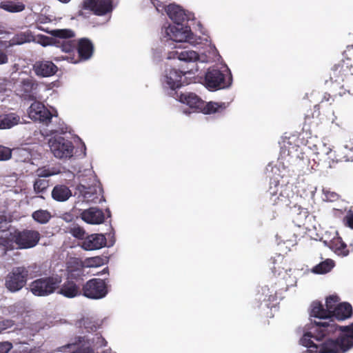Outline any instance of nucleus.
<instances>
[{"mask_svg": "<svg viewBox=\"0 0 353 353\" xmlns=\"http://www.w3.org/2000/svg\"><path fill=\"white\" fill-rule=\"evenodd\" d=\"M28 115L32 120L39 121L46 125H49L53 117L52 112L39 101H34L30 105Z\"/></svg>", "mask_w": 353, "mask_h": 353, "instance_id": "nucleus-11", "label": "nucleus"}, {"mask_svg": "<svg viewBox=\"0 0 353 353\" xmlns=\"http://www.w3.org/2000/svg\"><path fill=\"white\" fill-rule=\"evenodd\" d=\"M277 191H278V189L274 190H273L272 186L270 187L269 192H270V195L272 196V197H274V196H276Z\"/></svg>", "mask_w": 353, "mask_h": 353, "instance_id": "nucleus-57", "label": "nucleus"}, {"mask_svg": "<svg viewBox=\"0 0 353 353\" xmlns=\"http://www.w3.org/2000/svg\"><path fill=\"white\" fill-rule=\"evenodd\" d=\"M13 239H10L8 237L0 236V250L3 254H6L8 251L12 250Z\"/></svg>", "mask_w": 353, "mask_h": 353, "instance_id": "nucleus-40", "label": "nucleus"}, {"mask_svg": "<svg viewBox=\"0 0 353 353\" xmlns=\"http://www.w3.org/2000/svg\"><path fill=\"white\" fill-rule=\"evenodd\" d=\"M29 275V270L23 266L15 267L5 279V286L11 292L21 290L26 285Z\"/></svg>", "mask_w": 353, "mask_h": 353, "instance_id": "nucleus-4", "label": "nucleus"}, {"mask_svg": "<svg viewBox=\"0 0 353 353\" xmlns=\"http://www.w3.org/2000/svg\"><path fill=\"white\" fill-rule=\"evenodd\" d=\"M85 263L88 267H99L105 263V259L101 256L90 257L86 259Z\"/></svg>", "mask_w": 353, "mask_h": 353, "instance_id": "nucleus-43", "label": "nucleus"}, {"mask_svg": "<svg viewBox=\"0 0 353 353\" xmlns=\"http://www.w3.org/2000/svg\"><path fill=\"white\" fill-rule=\"evenodd\" d=\"M280 268H281L280 265H278V266L274 265L273 267V272H274V274H277L279 276L281 275L282 274V272L280 271Z\"/></svg>", "mask_w": 353, "mask_h": 353, "instance_id": "nucleus-55", "label": "nucleus"}, {"mask_svg": "<svg viewBox=\"0 0 353 353\" xmlns=\"http://www.w3.org/2000/svg\"><path fill=\"white\" fill-rule=\"evenodd\" d=\"M83 8L94 14L103 16L112 10V0H83Z\"/></svg>", "mask_w": 353, "mask_h": 353, "instance_id": "nucleus-16", "label": "nucleus"}, {"mask_svg": "<svg viewBox=\"0 0 353 353\" xmlns=\"http://www.w3.org/2000/svg\"><path fill=\"white\" fill-rule=\"evenodd\" d=\"M52 198L59 202H64L72 196V191L65 185H56L52 190Z\"/></svg>", "mask_w": 353, "mask_h": 353, "instance_id": "nucleus-29", "label": "nucleus"}, {"mask_svg": "<svg viewBox=\"0 0 353 353\" xmlns=\"http://www.w3.org/2000/svg\"><path fill=\"white\" fill-rule=\"evenodd\" d=\"M84 296L92 299H100L105 297L108 292V285L101 279H92L82 286Z\"/></svg>", "mask_w": 353, "mask_h": 353, "instance_id": "nucleus-8", "label": "nucleus"}, {"mask_svg": "<svg viewBox=\"0 0 353 353\" xmlns=\"http://www.w3.org/2000/svg\"><path fill=\"white\" fill-rule=\"evenodd\" d=\"M60 2L66 3H68L70 0H59Z\"/></svg>", "mask_w": 353, "mask_h": 353, "instance_id": "nucleus-59", "label": "nucleus"}, {"mask_svg": "<svg viewBox=\"0 0 353 353\" xmlns=\"http://www.w3.org/2000/svg\"><path fill=\"white\" fill-rule=\"evenodd\" d=\"M321 105L316 104L314 105L313 109L307 110V113L305 114V124L310 125L314 123V119H318L321 114L320 112Z\"/></svg>", "mask_w": 353, "mask_h": 353, "instance_id": "nucleus-36", "label": "nucleus"}, {"mask_svg": "<svg viewBox=\"0 0 353 353\" xmlns=\"http://www.w3.org/2000/svg\"><path fill=\"white\" fill-rule=\"evenodd\" d=\"M312 329L314 330L313 332H308L303 334V336L301 339V343L302 345L309 349L308 351L310 353H320L323 343L320 346H319L313 342L312 339L314 338L316 339L315 336L316 334V332L315 331L314 326L312 327Z\"/></svg>", "mask_w": 353, "mask_h": 353, "instance_id": "nucleus-28", "label": "nucleus"}, {"mask_svg": "<svg viewBox=\"0 0 353 353\" xmlns=\"http://www.w3.org/2000/svg\"><path fill=\"white\" fill-rule=\"evenodd\" d=\"M84 263L79 258L72 257L67 262L66 271L70 272L71 270H78L84 268Z\"/></svg>", "mask_w": 353, "mask_h": 353, "instance_id": "nucleus-42", "label": "nucleus"}, {"mask_svg": "<svg viewBox=\"0 0 353 353\" xmlns=\"http://www.w3.org/2000/svg\"><path fill=\"white\" fill-rule=\"evenodd\" d=\"M279 185V182L274 181V188H276Z\"/></svg>", "mask_w": 353, "mask_h": 353, "instance_id": "nucleus-61", "label": "nucleus"}, {"mask_svg": "<svg viewBox=\"0 0 353 353\" xmlns=\"http://www.w3.org/2000/svg\"><path fill=\"white\" fill-rule=\"evenodd\" d=\"M332 70L333 74L332 76L331 75V79L335 78V81L338 79L343 81L345 77L353 74L352 60L350 58H345L335 64Z\"/></svg>", "mask_w": 353, "mask_h": 353, "instance_id": "nucleus-19", "label": "nucleus"}, {"mask_svg": "<svg viewBox=\"0 0 353 353\" xmlns=\"http://www.w3.org/2000/svg\"><path fill=\"white\" fill-rule=\"evenodd\" d=\"M81 219L88 223L101 224L105 220L103 211L97 208H90L83 210L81 214Z\"/></svg>", "mask_w": 353, "mask_h": 353, "instance_id": "nucleus-22", "label": "nucleus"}, {"mask_svg": "<svg viewBox=\"0 0 353 353\" xmlns=\"http://www.w3.org/2000/svg\"><path fill=\"white\" fill-rule=\"evenodd\" d=\"M12 236L13 241L19 249H29L36 246L40 239V233L34 230L25 229L22 231L16 230Z\"/></svg>", "mask_w": 353, "mask_h": 353, "instance_id": "nucleus-7", "label": "nucleus"}, {"mask_svg": "<svg viewBox=\"0 0 353 353\" xmlns=\"http://www.w3.org/2000/svg\"><path fill=\"white\" fill-rule=\"evenodd\" d=\"M15 92L26 100H36L39 93V83L32 77L22 79L16 83Z\"/></svg>", "mask_w": 353, "mask_h": 353, "instance_id": "nucleus-6", "label": "nucleus"}, {"mask_svg": "<svg viewBox=\"0 0 353 353\" xmlns=\"http://www.w3.org/2000/svg\"><path fill=\"white\" fill-rule=\"evenodd\" d=\"M166 12L169 17L172 21H173L175 25H183V23L185 21H188L189 20V18L185 13L184 10H183L179 6L174 4H170L168 6Z\"/></svg>", "mask_w": 353, "mask_h": 353, "instance_id": "nucleus-23", "label": "nucleus"}, {"mask_svg": "<svg viewBox=\"0 0 353 353\" xmlns=\"http://www.w3.org/2000/svg\"><path fill=\"white\" fill-rule=\"evenodd\" d=\"M274 300V296L273 295H269L267 301H273Z\"/></svg>", "mask_w": 353, "mask_h": 353, "instance_id": "nucleus-58", "label": "nucleus"}, {"mask_svg": "<svg viewBox=\"0 0 353 353\" xmlns=\"http://www.w3.org/2000/svg\"><path fill=\"white\" fill-rule=\"evenodd\" d=\"M20 122V117L14 112L0 115V129H10Z\"/></svg>", "mask_w": 353, "mask_h": 353, "instance_id": "nucleus-30", "label": "nucleus"}, {"mask_svg": "<svg viewBox=\"0 0 353 353\" xmlns=\"http://www.w3.org/2000/svg\"><path fill=\"white\" fill-rule=\"evenodd\" d=\"M12 157V150L8 147L0 145V161L9 160Z\"/></svg>", "mask_w": 353, "mask_h": 353, "instance_id": "nucleus-45", "label": "nucleus"}, {"mask_svg": "<svg viewBox=\"0 0 353 353\" xmlns=\"http://www.w3.org/2000/svg\"><path fill=\"white\" fill-rule=\"evenodd\" d=\"M79 325L81 327H83L88 332H96L98 328L95 322L88 318L81 319L79 321Z\"/></svg>", "mask_w": 353, "mask_h": 353, "instance_id": "nucleus-41", "label": "nucleus"}, {"mask_svg": "<svg viewBox=\"0 0 353 353\" xmlns=\"http://www.w3.org/2000/svg\"><path fill=\"white\" fill-rule=\"evenodd\" d=\"M342 153V159L345 161H353V150L350 147H348L345 144L343 148L341 150Z\"/></svg>", "mask_w": 353, "mask_h": 353, "instance_id": "nucleus-46", "label": "nucleus"}, {"mask_svg": "<svg viewBox=\"0 0 353 353\" xmlns=\"http://www.w3.org/2000/svg\"><path fill=\"white\" fill-rule=\"evenodd\" d=\"M84 268H82L78 270H71L70 272H67L66 278L83 284L84 281Z\"/></svg>", "mask_w": 353, "mask_h": 353, "instance_id": "nucleus-38", "label": "nucleus"}, {"mask_svg": "<svg viewBox=\"0 0 353 353\" xmlns=\"http://www.w3.org/2000/svg\"><path fill=\"white\" fill-rule=\"evenodd\" d=\"M291 213L293 223L301 228L304 226L306 223V220L309 216V212L307 208H302L299 205H294L291 208Z\"/></svg>", "mask_w": 353, "mask_h": 353, "instance_id": "nucleus-25", "label": "nucleus"}, {"mask_svg": "<svg viewBox=\"0 0 353 353\" xmlns=\"http://www.w3.org/2000/svg\"><path fill=\"white\" fill-rule=\"evenodd\" d=\"M194 74L193 68H183L181 70L171 68L166 71L165 83L172 90H175L183 85L182 77L186 74Z\"/></svg>", "mask_w": 353, "mask_h": 353, "instance_id": "nucleus-15", "label": "nucleus"}, {"mask_svg": "<svg viewBox=\"0 0 353 353\" xmlns=\"http://www.w3.org/2000/svg\"><path fill=\"white\" fill-rule=\"evenodd\" d=\"M80 194L83 198V201L87 203H99L105 201L103 195L102 188L98 185H85L80 184L77 188Z\"/></svg>", "mask_w": 353, "mask_h": 353, "instance_id": "nucleus-13", "label": "nucleus"}, {"mask_svg": "<svg viewBox=\"0 0 353 353\" xmlns=\"http://www.w3.org/2000/svg\"><path fill=\"white\" fill-rule=\"evenodd\" d=\"M274 204L288 206L290 205V199L288 196L283 194L282 192L279 194L274 199H273Z\"/></svg>", "mask_w": 353, "mask_h": 353, "instance_id": "nucleus-48", "label": "nucleus"}, {"mask_svg": "<svg viewBox=\"0 0 353 353\" xmlns=\"http://www.w3.org/2000/svg\"><path fill=\"white\" fill-rule=\"evenodd\" d=\"M352 312L351 304L343 302L338 304L336 308L332 311L330 318L334 317L339 321H343L351 317Z\"/></svg>", "mask_w": 353, "mask_h": 353, "instance_id": "nucleus-26", "label": "nucleus"}, {"mask_svg": "<svg viewBox=\"0 0 353 353\" xmlns=\"http://www.w3.org/2000/svg\"><path fill=\"white\" fill-rule=\"evenodd\" d=\"M103 273H107V272H108V268H104V269H103Z\"/></svg>", "mask_w": 353, "mask_h": 353, "instance_id": "nucleus-60", "label": "nucleus"}, {"mask_svg": "<svg viewBox=\"0 0 353 353\" xmlns=\"http://www.w3.org/2000/svg\"><path fill=\"white\" fill-rule=\"evenodd\" d=\"M329 321L318 322L314 321V327L316 334L315 336L316 341H321L325 336H330L334 334L337 330H339V325H338L334 321L330 318L328 319Z\"/></svg>", "mask_w": 353, "mask_h": 353, "instance_id": "nucleus-17", "label": "nucleus"}, {"mask_svg": "<svg viewBox=\"0 0 353 353\" xmlns=\"http://www.w3.org/2000/svg\"><path fill=\"white\" fill-rule=\"evenodd\" d=\"M32 70L37 77H50L58 71V67L51 61L39 60L32 65Z\"/></svg>", "mask_w": 353, "mask_h": 353, "instance_id": "nucleus-18", "label": "nucleus"}, {"mask_svg": "<svg viewBox=\"0 0 353 353\" xmlns=\"http://www.w3.org/2000/svg\"><path fill=\"white\" fill-rule=\"evenodd\" d=\"M334 263L331 259H326L315 265L312 268V272L315 274H325L330 272L334 267Z\"/></svg>", "mask_w": 353, "mask_h": 353, "instance_id": "nucleus-35", "label": "nucleus"}, {"mask_svg": "<svg viewBox=\"0 0 353 353\" xmlns=\"http://www.w3.org/2000/svg\"><path fill=\"white\" fill-rule=\"evenodd\" d=\"M32 217L36 222L46 224L50 220L52 215L49 211L40 209L34 211L32 214Z\"/></svg>", "mask_w": 353, "mask_h": 353, "instance_id": "nucleus-34", "label": "nucleus"}, {"mask_svg": "<svg viewBox=\"0 0 353 353\" xmlns=\"http://www.w3.org/2000/svg\"><path fill=\"white\" fill-rule=\"evenodd\" d=\"M287 145H291V143L289 141H284L283 146L282 148L283 150L284 153H285V150H288V155H290L292 152L290 150V146H288Z\"/></svg>", "mask_w": 353, "mask_h": 353, "instance_id": "nucleus-54", "label": "nucleus"}, {"mask_svg": "<svg viewBox=\"0 0 353 353\" xmlns=\"http://www.w3.org/2000/svg\"><path fill=\"white\" fill-rule=\"evenodd\" d=\"M345 225L351 229H353V212L350 211L343 218Z\"/></svg>", "mask_w": 353, "mask_h": 353, "instance_id": "nucleus-51", "label": "nucleus"}, {"mask_svg": "<svg viewBox=\"0 0 353 353\" xmlns=\"http://www.w3.org/2000/svg\"><path fill=\"white\" fill-rule=\"evenodd\" d=\"M76 50H77L79 57H67L70 59L72 63H77L79 61H86L91 58L94 52V45L88 38H81L77 41Z\"/></svg>", "mask_w": 353, "mask_h": 353, "instance_id": "nucleus-14", "label": "nucleus"}, {"mask_svg": "<svg viewBox=\"0 0 353 353\" xmlns=\"http://www.w3.org/2000/svg\"><path fill=\"white\" fill-rule=\"evenodd\" d=\"M37 28L46 31L51 34L54 38H46L50 42L54 43V46L59 48L61 51L70 53L74 52L77 47V41L74 39L75 33L70 29H55L48 31L37 26Z\"/></svg>", "mask_w": 353, "mask_h": 353, "instance_id": "nucleus-2", "label": "nucleus"}, {"mask_svg": "<svg viewBox=\"0 0 353 353\" xmlns=\"http://www.w3.org/2000/svg\"><path fill=\"white\" fill-rule=\"evenodd\" d=\"M28 41H30L28 35L24 32L17 34L11 39L8 41L6 40L8 48H10L14 46L23 44Z\"/></svg>", "mask_w": 353, "mask_h": 353, "instance_id": "nucleus-37", "label": "nucleus"}, {"mask_svg": "<svg viewBox=\"0 0 353 353\" xmlns=\"http://www.w3.org/2000/svg\"><path fill=\"white\" fill-rule=\"evenodd\" d=\"M70 233L77 239H83L85 232L82 228L79 226H75L74 228H70Z\"/></svg>", "mask_w": 353, "mask_h": 353, "instance_id": "nucleus-47", "label": "nucleus"}, {"mask_svg": "<svg viewBox=\"0 0 353 353\" xmlns=\"http://www.w3.org/2000/svg\"><path fill=\"white\" fill-rule=\"evenodd\" d=\"M9 229V221L5 215H0V232H5Z\"/></svg>", "mask_w": 353, "mask_h": 353, "instance_id": "nucleus-50", "label": "nucleus"}, {"mask_svg": "<svg viewBox=\"0 0 353 353\" xmlns=\"http://www.w3.org/2000/svg\"><path fill=\"white\" fill-rule=\"evenodd\" d=\"M61 283L59 275L45 276L33 281L30 285V292L37 296H46L54 293Z\"/></svg>", "mask_w": 353, "mask_h": 353, "instance_id": "nucleus-3", "label": "nucleus"}, {"mask_svg": "<svg viewBox=\"0 0 353 353\" xmlns=\"http://www.w3.org/2000/svg\"><path fill=\"white\" fill-rule=\"evenodd\" d=\"M329 247L339 256H345L349 254L347 245L343 242L342 238L339 236L334 237L330 241Z\"/></svg>", "mask_w": 353, "mask_h": 353, "instance_id": "nucleus-31", "label": "nucleus"}, {"mask_svg": "<svg viewBox=\"0 0 353 353\" xmlns=\"http://www.w3.org/2000/svg\"><path fill=\"white\" fill-rule=\"evenodd\" d=\"M83 284L66 278L65 282L57 289V293L64 297L72 299L81 294Z\"/></svg>", "mask_w": 353, "mask_h": 353, "instance_id": "nucleus-20", "label": "nucleus"}, {"mask_svg": "<svg viewBox=\"0 0 353 353\" xmlns=\"http://www.w3.org/2000/svg\"><path fill=\"white\" fill-rule=\"evenodd\" d=\"M13 347V345L9 341L0 342V353H8Z\"/></svg>", "mask_w": 353, "mask_h": 353, "instance_id": "nucleus-49", "label": "nucleus"}, {"mask_svg": "<svg viewBox=\"0 0 353 353\" xmlns=\"http://www.w3.org/2000/svg\"><path fill=\"white\" fill-rule=\"evenodd\" d=\"M106 212H107L108 215L109 216H110V210H109V209H107V210H106Z\"/></svg>", "mask_w": 353, "mask_h": 353, "instance_id": "nucleus-62", "label": "nucleus"}, {"mask_svg": "<svg viewBox=\"0 0 353 353\" xmlns=\"http://www.w3.org/2000/svg\"><path fill=\"white\" fill-rule=\"evenodd\" d=\"M199 54L194 50H188L185 48L179 50H173L168 54V59H178L187 63L195 62L199 59Z\"/></svg>", "mask_w": 353, "mask_h": 353, "instance_id": "nucleus-24", "label": "nucleus"}, {"mask_svg": "<svg viewBox=\"0 0 353 353\" xmlns=\"http://www.w3.org/2000/svg\"><path fill=\"white\" fill-rule=\"evenodd\" d=\"M37 173L39 178L48 177L52 175V173L47 169H38Z\"/></svg>", "mask_w": 353, "mask_h": 353, "instance_id": "nucleus-53", "label": "nucleus"}, {"mask_svg": "<svg viewBox=\"0 0 353 353\" xmlns=\"http://www.w3.org/2000/svg\"><path fill=\"white\" fill-rule=\"evenodd\" d=\"M51 152L59 159L71 157L73 155L72 143L63 137L52 139L49 141Z\"/></svg>", "mask_w": 353, "mask_h": 353, "instance_id": "nucleus-10", "label": "nucleus"}, {"mask_svg": "<svg viewBox=\"0 0 353 353\" xmlns=\"http://www.w3.org/2000/svg\"><path fill=\"white\" fill-rule=\"evenodd\" d=\"M168 39L176 43H185L192 37L190 26L183 25H170L165 29Z\"/></svg>", "mask_w": 353, "mask_h": 353, "instance_id": "nucleus-12", "label": "nucleus"}, {"mask_svg": "<svg viewBox=\"0 0 353 353\" xmlns=\"http://www.w3.org/2000/svg\"><path fill=\"white\" fill-rule=\"evenodd\" d=\"M49 185H50L49 180H48L46 179H43V178H38L35 180L34 185H33L34 191L37 194L43 193L46 192V190L49 187Z\"/></svg>", "mask_w": 353, "mask_h": 353, "instance_id": "nucleus-39", "label": "nucleus"}, {"mask_svg": "<svg viewBox=\"0 0 353 353\" xmlns=\"http://www.w3.org/2000/svg\"><path fill=\"white\" fill-rule=\"evenodd\" d=\"M344 334L336 339H327L321 348L320 353H340L346 352L353 346V323L350 325L339 327Z\"/></svg>", "mask_w": 353, "mask_h": 353, "instance_id": "nucleus-1", "label": "nucleus"}, {"mask_svg": "<svg viewBox=\"0 0 353 353\" xmlns=\"http://www.w3.org/2000/svg\"><path fill=\"white\" fill-rule=\"evenodd\" d=\"M43 38V43H42V45L43 46H48V45H53L54 46V43H50V41H48V39H46V38H50L49 37H46V36H43L42 37Z\"/></svg>", "mask_w": 353, "mask_h": 353, "instance_id": "nucleus-56", "label": "nucleus"}, {"mask_svg": "<svg viewBox=\"0 0 353 353\" xmlns=\"http://www.w3.org/2000/svg\"><path fill=\"white\" fill-rule=\"evenodd\" d=\"M339 301L340 299L336 295L329 296L325 301L326 308L321 302H313L311 306L310 316L321 319H330V314L340 303Z\"/></svg>", "mask_w": 353, "mask_h": 353, "instance_id": "nucleus-9", "label": "nucleus"}, {"mask_svg": "<svg viewBox=\"0 0 353 353\" xmlns=\"http://www.w3.org/2000/svg\"><path fill=\"white\" fill-rule=\"evenodd\" d=\"M286 274H287V270H285V271L284 272L283 279H285V275H286Z\"/></svg>", "mask_w": 353, "mask_h": 353, "instance_id": "nucleus-63", "label": "nucleus"}, {"mask_svg": "<svg viewBox=\"0 0 353 353\" xmlns=\"http://www.w3.org/2000/svg\"><path fill=\"white\" fill-rule=\"evenodd\" d=\"M106 245V238L102 234H93L83 239L81 248L85 250H99Z\"/></svg>", "mask_w": 353, "mask_h": 353, "instance_id": "nucleus-21", "label": "nucleus"}, {"mask_svg": "<svg viewBox=\"0 0 353 353\" xmlns=\"http://www.w3.org/2000/svg\"><path fill=\"white\" fill-rule=\"evenodd\" d=\"M225 108L224 103H219L216 102L210 101L207 103H203V107L201 112L205 114L219 112Z\"/></svg>", "mask_w": 353, "mask_h": 353, "instance_id": "nucleus-33", "label": "nucleus"}, {"mask_svg": "<svg viewBox=\"0 0 353 353\" xmlns=\"http://www.w3.org/2000/svg\"><path fill=\"white\" fill-rule=\"evenodd\" d=\"M0 8L8 12L15 13L23 11L26 6L21 1L7 0L0 2Z\"/></svg>", "mask_w": 353, "mask_h": 353, "instance_id": "nucleus-32", "label": "nucleus"}, {"mask_svg": "<svg viewBox=\"0 0 353 353\" xmlns=\"http://www.w3.org/2000/svg\"><path fill=\"white\" fill-rule=\"evenodd\" d=\"M13 322L11 320H3L0 321V333L13 325Z\"/></svg>", "mask_w": 353, "mask_h": 353, "instance_id": "nucleus-52", "label": "nucleus"}, {"mask_svg": "<svg viewBox=\"0 0 353 353\" xmlns=\"http://www.w3.org/2000/svg\"><path fill=\"white\" fill-rule=\"evenodd\" d=\"M334 102V99L330 94L325 92L321 101L318 103L321 105V108H327L330 106Z\"/></svg>", "mask_w": 353, "mask_h": 353, "instance_id": "nucleus-44", "label": "nucleus"}, {"mask_svg": "<svg viewBox=\"0 0 353 353\" xmlns=\"http://www.w3.org/2000/svg\"><path fill=\"white\" fill-rule=\"evenodd\" d=\"M180 101L187 104L192 109L200 111L203 107L204 101L194 93L189 92L180 95Z\"/></svg>", "mask_w": 353, "mask_h": 353, "instance_id": "nucleus-27", "label": "nucleus"}, {"mask_svg": "<svg viewBox=\"0 0 353 353\" xmlns=\"http://www.w3.org/2000/svg\"><path fill=\"white\" fill-rule=\"evenodd\" d=\"M232 81L230 72L227 76L219 69L210 68L205 75V86L211 90L228 88Z\"/></svg>", "mask_w": 353, "mask_h": 353, "instance_id": "nucleus-5", "label": "nucleus"}]
</instances>
